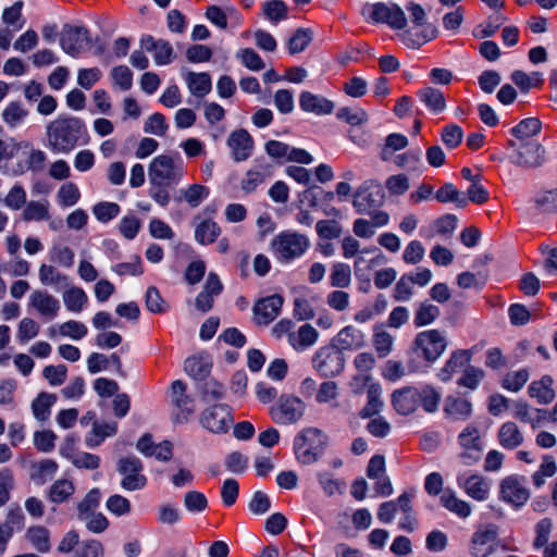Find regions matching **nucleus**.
I'll use <instances>...</instances> for the list:
<instances>
[{"mask_svg": "<svg viewBox=\"0 0 557 557\" xmlns=\"http://www.w3.org/2000/svg\"><path fill=\"white\" fill-rule=\"evenodd\" d=\"M55 400L57 396L54 394H49L46 392L39 393L32 403V410L35 418L39 421L47 420L50 416V409Z\"/></svg>", "mask_w": 557, "mask_h": 557, "instance_id": "obj_44", "label": "nucleus"}, {"mask_svg": "<svg viewBox=\"0 0 557 557\" xmlns=\"http://www.w3.org/2000/svg\"><path fill=\"white\" fill-rule=\"evenodd\" d=\"M189 91L198 97L202 98L208 95L211 90V77L208 73H194L188 72L185 76Z\"/></svg>", "mask_w": 557, "mask_h": 557, "instance_id": "obj_34", "label": "nucleus"}, {"mask_svg": "<svg viewBox=\"0 0 557 557\" xmlns=\"http://www.w3.org/2000/svg\"><path fill=\"white\" fill-rule=\"evenodd\" d=\"M507 147L511 150L510 161L518 166L536 168L545 161V149L537 141L517 143Z\"/></svg>", "mask_w": 557, "mask_h": 557, "instance_id": "obj_11", "label": "nucleus"}, {"mask_svg": "<svg viewBox=\"0 0 557 557\" xmlns=\"http://www.w3.org/2000/svg\"><path fill=\"white\" fill-rule=\"evenodd\" d=\"M458 443L462 448L459 459L466 466L473 465L481 459L483 445L478 428L468 425L458 436Z\"/></svg>", "mask_w": 557, "mask_h": 557, "instance_id": "obj_14", "label": "nucleus"}, {"mask_svg": "<svg viewBox=\"0 0 557 557\" xmlns=\"http://www.w3.org/2000/svg\"><path fill=\"white\" fill-rule=\"evenodd\" d=\"M184 175V165L182 160L161 154L156 157L148 169L150 184L175 185L178 184Z\"/></svg>", "mask_w": 557, "mask_h": 557, "instance_id": "obj_5", "label": "nucleus"}, {"mask_svg": "<svg viewBox=\"0 0 557 557\" xmlns=\"http://www.w3.org/2000/svg\"><path fill=\"white\" fill-rule=\"evenodd\" d=\"M413 345L419 356L434 362L444 354L448 342L445 332L433 329L418 333Z\"/></svg>", "mask_w": 557, "mask_h": 557, "instance_id": "obj_6", "label": "nucleus"}, {"mask_svg": "<svg viewBox=\"0 0 557 557\" xmlns=\"http://www.w3.org/2000/svg\"><path fill=\"white\" fill-rule=\"evenodd\" d=\"M172 403L182 411L190 414L195 411L194 399L186 394V384L176 380L171 385Z\"/></svg>", "mask_w": 557, "mask_h": 557, "instance_id": "obj_33", "label": "nucleus"}, {"mask_svg": "<svg viewBox=\"0 0 557 557\" xmlns=\"http://www.w3.org/2000/svg\"><path fill=\"white\" fill-rule=\"evenodd\" d=\"M200 423L213 433L227 432L233 423L231 408L225 404L214 405L202 412Z\"/></svg>", "mask_w": 557, "mask_h": 557, "instance_id": "obj_16", "label": "nucleus"}, {"mask_svg": "<svg viewBox=\"0 0 557 557\" xmlns=\"http://www.w3.org/2000/svg\"><path fill=\"white\" fill-rule=\"evenodd\" d=\"M524 484V478H520L518 475L505 478L500 483L502 499L516 507L524 505L530 497L529 490Z\"/></svg>", "mask_w": 557, "mask_h": 557, "instance_id": "obj_18", "label": "nucleus"}, {"mask_svg": "<svg viewBox=\"0 0 557 557\" xmlns=\"http://www.w3.org/2000/svg\"><path fill=\"white\" fill-rule=\"evenodd\" d=\"M63 301L69 311L81 312L87 304L88 297L81 287L72 286L63 293Z\"/></svg>", "mask_w": 557, "mask_h": 557, "instance_id": "obj_45", "label": "nucleus"}, {"mask_svg": "<svg viewBox=\"0 0 557 557\" xmlns=\"http://www.w3.org/2000/svg\"><path fill=\"white\" fill-rule=\"evenodd\" d=\"M344 366L345 358L342 350L333 343L331 346L320 348L313 357V367L325 377L338 375L344 370Z\"/></svg>", "mask_w": 557, "mask_h": 557, "instance_id": "obj_13", "label": "nucleus"}, {"mask_svg": "<svg viewBox=\"0 0 557 557\" xmlns=\"http://www.w3.org/2000/svg\"><path fill=\"white\" fill-rule=\"evenodd\" d=\"M49 219V202L29 201L23 211L24 221H45Z\"/></svg>", "mask_w": 557, "mask_h": 557, "instance_id": "obj_51", "label": "nucleus"}, {"mask_svg": "<svg viewBox=\"0 0 557 557\" xmlns=\"http://www.w3.org/2000/svg\"><path fill=\"white\" fill-rule=\"evenodd\" d=\"M557 471L555 458L552 455H544L539 470L532 475L533 484L536 487L544 485L546 478H552Z\"/></svg>", "mask_w": 557, "mask_h": 557, "instance_id": "obj_49", "label": "nucleus"}, {"mask_svg": "<svg viewBox=\"0 0 557 557\" xmlns=\"http://www.w3.org/2000/svg\"><path fill=\"white\" fill-rule=\"evenodd\" d=\"M339 350H356L366 344L364 334L352 325L342 329L333 339Z\"/></svg>", "mask_w": 557, "mask_h": 557, "instance_id": "obj_26", "label": "nucleus"}, {"mask_svg": "<svg viewBox=\"0 0 557 557\" xmlns=\"http://www.w3.org/2000/svg\"><path fill=\"white\" fill-rule=\"evenodd\" d=\"M441 314L437 306L431 304L429 300L422 301L416 309L413 323L417 327H422L432 324Z\"/></svg>", "mask_w": 557, "mask_h": 557, "instance_id": "obj_43", "label": "nucleus"}, {"mask_svg": "<svg viewBox=\"0 0 557 557\" xmlns=\"http://www.w3.org/2000/svg\"><path fill=\"white\" fill-rule=\"evenodd\" d=\"M87 134L83 120L60 115L47 125V147L54 153L67 154L79 144H85Z\"/></svg>", "mask_w": 557, "mask_h": 557, "instance_id": "obj_1", "label": "nucleus"}, {"mask_svg": "<svg viewBox=\"0 0 557 557\" xmlns=\"http://www.w3.org/2000/svg\"><path fill=\"white\" fill-rule=\"evenodd\" d=\"M29 147L30 143L27 140L16 141L14 138L0 139V162L13 159L20 150L28 149Z\"/></svg>", "mask_w": 557, "mask_h": 557, "instance_id": "obj_54", "label": "nucleus"}, {"mask_svg": "<svg viewBox=\"0 0 557 557\" xmlns=\"http://www.w3.org/2000/svg\"><path fill=\"white\" fill-rule=\"evenodd\" d=\"M330 283L333 287L346 288L351 283L350 267L343 262H337L332 265L330 275Z\"/></svg>", "mask_w": 557, "mask_h": 557, "instance_id": "obj_50", "label": "nucleus"}, {"mask_svg": "<svg viewBox=\"0 0 557 557\" xmlns=\"http://www.w3.org/2000/svg\"><path fill=\"white\" fill-rule=\"evenodd\" d=\"M318 338L317 330L310 324H304L299 330L289 336V344L296 350H302L312 346Z\"/></svg>", "mask_w": 557, "mask_h": 557, "instance_id": "obj_38", "label": "nucleus"}, {"mask_svg": "<svg viewBox=\"0 0 557 557\" xmlns=\"http://www.w3.org/2000/svg\"><path fill=\"white\" fill-rule=\"evenodd\" d=\"M470 361V354L468 350H456L454 351L449 359L446 361L445 366L438 372V377L443 382H447L451 379L453 374L461 369L467 362Z\"/></svg>", "mask_w": 557, "mask_h": 557, "instance_id": "obj_35", "label": "nucleus"}, {"mask_svg": "<svg viewBox=\"0 0 557 557\" xmlns=\"http://www.w3.org/2000/svg\"><path fill=\"white\" fill-rule=\"evenodd\" d=\"M27 115V110L20 102H11L2 112L3 121L10 126L15 127Z\"/></svg>", "mask_w": 557, "mask_h": 557, "instance_id": "obj_63", "label": "nucleus"}, {"mask_svg": "<svg viewBox=\"0 0 557 557\" xmlns=\"http://www.w3.org/2000/svg\"><path fill=\"white\" fill-rule=\"evenodd\" d=\"M315 230L322 239H335L342 234V226L335 220H320L315 224Z\"/></svg>", "mask_w": 557, "mask_h": 557, "instance_id": "obj_64", "label": "nucleus"}, {"mask_svg": "<svg viewBox=\"0 0 557 557\" xmlns=\"http://www.w3.org/2000/svg\"><path fill=\"white\" fill-rule=\"evenodd\" d=\"M497 438L506 449H515L523 443V435L515 422L504 423L498 430Z\"/></svg>", "mask_w": 557, "mask_h": 557, "instance_id": "obj_31", "label": "nucleus"}, {"mask_svg": "<svg viewBox=\"0 0 557 557\" xmlns=\"http://www.w3.org/2000/svg\"><path fill=\"white\" fill-rule=\"evenodd\" d=\"M367 398L368 401L360 411L361 418H371L377 414L383 406V401L381 400V389L377 384L369 386L367 391Z\"/></svg>", "mask_w": 557, "mask_h": 557, "instance_id": "obj_47", "label": "nucleus"}, {"mask_svg": "<svg viewBox=\"0 0 557 557\" xmlns=\"http://www.w3.org/2000/svg\"><path fill=\"white\" fill-rule=\"evenodd\" d=\"M419 99L434 113H441L446 109L444 94L436 88L425 87L418 91Z\"/></svg>", "mask_w": 557, "mask_h": 557, "instance_id": "obj_36", "label": "nucleus"}, {"mask_svg": "<svg viewBox=\"0 0 557 557\" xmlns=\"http://www.w3.org/2000/svg\"><path fill=\"white\" fill-rule=\"evenodd\" d=\"M299 106L301 110L317 115L330 114L334 110V103L331 100L310 91L300 94Z\"/></svg>", "mask_w": 557, "mask_h": 557, "instance_id": "obj_27", "label": "nucleus"}, {"mask_svg": "<svg viewBox=\"0 0 557 557\" xmlns=\"http://www.w3.org/2000/svg\"><path fill=\"white\" fill-rule=\"evenodd\" d=\"M264 149L271 158L276 160L284 159L285 161L301 164H310L313 161L312 156L305 149L290 147L289 145L278 140L267 141Z\"/></svg>", "mask_w": 557, "mask_h": 557, "instance_id": "obj_17", "label": "nucleus"}, {"mask_svg": "<svg viewBox=\"0 0 557 557\" xmlns=\"http://www.w3.org/2000/svg\"><path fill=\"white\" fill-rule=\"evenodd\" d=\"M143 462L135 456H126L117 461L116 470L123 476L121 486L126 491L141 490L147 484L143 474Z\"/></svg>", "mask_w": 557, "mask_h": 557, "instance_id": "obj_12", "label": "nucleus"}, {"mask_svg": "<svg viewBox=\"0 0 557 557\" xmlns=\"http://www.w3.org/2000/svg\"><path fill=\"white\" fill-rule=\"evenodd\" d=\"M262 12L272 23H277L287 17V7L282 0H270L263 2Z\"/></svg>", "mask_w": 557, "mask_h": 557, "instance_id": "obj_56", "label": "nucleus"}, {"mask_svg": "<svg viewBox=\"0 0 557 557\" xmlns=\"http://www.w3.org/2000/svg\"><path fill=\"white\" fill-rule=\"evenodd\" d=\"M312 34L309 29L299 28L288 40V51L290 54L302 52L311 42Z\"/></svg>", "mask_w": 557, "mask_h": 557, "instance_id": "obj_60", "label": "nucleus"}, {"mask_svg": "<svg viewBox=\"0 0 557 557\" xmlns=\"http://www.w3.org/2000/svg\"><path fill=\"white\" fill-rule=\"evenodd\" d=\"M274 174V164L261 157L255 160L253 165L245 173L240 181V188L245 194H251L271 178Z\"/></svg>", "mask_w": 557, "mask_h": 557, "instance_id": "obj_15", "label": "nucleus"}, {"mask_svg": "<svg viewBox=\"0 0 557 557\" xmlns=\"http://www.w3.org/2000/svg\"><path fill=\"white\" fill-rule=\"evenodd\" d=\"M74 251L62 244H54L49 250L50 261L67 269L74 264Z\"/></svg>", "mask_w": 557, "mask_h": 557, "instance_id": "obj_52", "label": "nucleus"}, {"mask_svg": "<svg viewBox=\"0 0 557 557\" xmlns=\"http://www.w3.org/2000/svg\"><path fill=\"white\" fill-rule=\"evenodd\" d=\"M140 46L146 51L153 53V60L158 65L170 64L174 58L173 47L168 40L146 35L141 37Z\"/></svg>", "mask_w": 557, "mask_h": 557, "instance_id": "obj_23", "label": "nucleus"}, {"mask_svg": "<svg viewBox=\"0 0 557 557\" xmlns=\"http://www.w3.org/2000/svg\"><path fill=\"white\" fill-rule=\"evenodd\" d=\"M116 423H98L94 422L92 430L87 434L85 443L88 447L94 448L99 446L106 437L112 436L116 433Z\"/></svg>", "mask_w": 557, "mask_h": 557, "instance_id": "obj_41", "label": "nucleus"}, {"mask_svg": "<svg viewBox=\"0 0 557 557\" xmlns=\"http://www.w3.org/2000/svg\"><path fill=\"white\" fill-rule=\"evenodd\" d=\"M362 15L373 23H386L394 29H403L407 25L405 13L397 4H366L362 8Z\"/></svg>", "mask_w": 557, "mask_h": 557, "instance_id": "obj_7", "label": "nucleus"}, {"mask_svg": "<svg viewBox=\"0 0 557 557\" xmlns=\"http://www.w3.org/2000/svg\"><path fill=\"white\" fill-rule=\"evenodd\" d=\"M39 281L45 286H53L57 290L70 286L69 276L61 273L52 264L42 263L39 267Z\"/></svg>", "mask_w": 557, "mask_h": 557, "instance_id": "obj_29", "label": "nucleus"}, {"mask_svg": "<svg viewBox=\"0 0 557 557\" xmlns=\"http://www.w3.org/2000/svg\"><path fill=\"white\" fill-rule=\"evenodd\" d=\"M184 369L189 376L203 380L211 371V362L206 357L191 356L185 360Z\"/></svg>", "mask_w": 557, "mask_h": 557, "instance_id": "obj_42", "label": "nucleus"}, {"mask_svg": "<svg viewBox=\"0 0 557 557\" xmlns=\"http://www.w3.org/2000/svg\"><path fill=\"white\" fill-rule=\"evenodd\" d=\"M318 481L327 496L343 494L346 488V483L343 480L333 478V475L326 471L318 473Z\"/></svg>", "mask_w": 557, "mask_h": 557, "instance_id": "obj_55", "label": "nucleus"}, {"mask_svg": "<svg viewBox=\"0 0 557 557\" xmlns=\"http://www.w3.org/2000/svg\"><path fill=\"white\" fill-rule=\"evenodd\" d=\"M385 191L382 185L373 180L364 181L355 191L352 206L359 214L370 212L384 203Z\"/></svg>", "mask_w": 557, "mask_h": 557, "instance_id": "obj_9", "label": "nucleus"}, {"mask_svg": "<svg viewBox=\"0 0 557 557\" xmlns=\"http://www.w3.org/2000/svg\"><path fill=\"white\" fill-rule=\"evenodd\" d=\"M553 385L554 379L549 375H544L541 380L531 383L529 386V394L540 404H549L555 398V389Z\"/></svg>", "mask_w": 557, "mask_h": 557, "instance_id": "obj_28", "label": "nucleus"}, {"mask_svg": "<svg viewBox=\"0 0 557 557\" xmlns=\"http://www.w3.org/2000/svg\"><path fill=\"white\" fill-rule=\"evenodd\" d=\"M27 150H29V153L26 163H18L16 168L13 169L12 174L21 175L26 171L40 172L44 170L47 161L46 153L42 150L32 148V146Z\"/></svg>", "mask_w": 557, "mask_h": 557, "instance_id": "obj_39", "label": "nucleus"}, {"mask_svg": "<svg viewBox=\"0 0 557 557\" xmlns=\"http://www.w3.org/2000/svg\"><path fill=\"white\" fill-rule=\"evenodd\" d=\"M283 302V297L277 294L258 300L252 308L255 322L259 325L271 323L280 314Z\"/></svg>", "mask_w": 557, "mask_h": 557, "instance_id": "obj_20", "label": "nucleus"}, {"mask_svg": "<svg viewBox=\"0 0 557 557\" xmlns=\"http://www.w3.org/2000/svg\"><path fill=\"white\" fill-rule=\"evenodd\" d=\"M408 146V139L405 135L393 133L385 139L380 157L383 161H391L395 151L401 150Z\"/></svg>", "mask_w": 557, "mask_h": 557, "instance_id": "obj_48", "label": "nucleus"}, {"mask_svg": "<svg viewBox=\"0 0 557 557\" xmlns=\"http://www.w3.org/2000/svg\"><path fill=\"white\" fill-rule=\"evenodd\" d=\"M75 486L69 480L55 481L49 491V499L54 504H61L73 495Z\"/></svg>", "mask_w": 557, "mask_h": 557, "instance_id": "obj_53", "label": "nucleus"}, {"mask_svg": "<svg viewBox=\"0 0 557 557\" xmlns=\"http://www.w3.org/2000/svg\"><path fill=\"white\" fill-rule=\"evenodd\" d=\"M337 119L350 124V125H360L368 121L367 112L361 108H339L336 113Z\"/></svg>", "mask_w": 557, "mask_h": 557, "instance_id": "obj_58", "label": "nucleus"}, {"mask_svg": "<svg viewBox=\"0 0 557 557\" xmlns=\"http://www.w3.org/2000/svg\"><path fill=\"white\" fill-rule=\"evenodd\" d=\"M184 506L189 512H202L208 507V499L201 492L189 491L184 496Z\"/></svg>", "mask_w": 557, "mask_h": 557, "instance_id": "obj_61", "label": "nucleus"}, {"mask_svg": "<svg viewBox=\"0 0 557 557\" xmlns=\"http://www.w3.org/2000/svg\"><path fill=\"white\" fill-rule=\"evenodd\" d=\"M542 123L539 119L528 117L520 121L516 126L510 129L512 138L508 139L507 146L517 143L536 141L533 139L535 135L541 132Z\"/></svg>", "mask_w": 557, "mask_h": 557, "instance_id": "obj_25", "label": "nucleus"}, {"mask_svg": "<svg viewBox=\"0 0 557 557\" xmlns=\"http://www.w3.org/2000/svg\"><path fill=\"white\" fill-rule=\"evenodd\" d=\"M444 411L453 421H465L472 412L471 403L463 398L448 397L445 401Z\"/></svg>", "mask_w": 557, "mask_h": 557, "instance_id": "obj_32", "label": "nucleus"}, {"mask_svg": "<svg viewBox=\"0 0 557 557\" xmlns=\"http://www.w3.org/2000/svg\"><path fill=\"white\" fill-rule=\"evenodd\" d=\"M60 46L65 53L76 58L92 46V40L87 28L64 24L60 34Z\"/></svg>", "mask_w": 557, "mask_h": 557, "instance_id": "obj_10", "label": "nucleus"}, {"mask_svg": "<svg viewBox=\"0 0 557 557\" xmlns=\"http://www.w3.org/2000/svg\"><path fill=\"white\" fill-rule=\"evenodd\" d=\"M441 401V394L431 385L421 389L414 386H406L396 389L392 394L394 409L403 416L413 413L421 405L424 411L435 412Z\"/></svg>", "mask_w": 557, "mask_h": 557, "instance_id": "obj_2", "label": "nucleus"}, {"mask_svg": "<svg viewBox=\"0 0 557 557\" xmlns=\"http://www.w3.org/2000/svg\"><path fill=\"white\" fill-rule=\"evenodd\" d=\"M457 484L469 497L478 502H484L490 496L491 481L481 474H459Z\"/></svg>", "mask_w": 557, "mask_h": 557, "instance_id": "obj_19", "label": "nucleus"}, {"mask_svg": "<svg viewBox=\"0 0 557 557\" xmlns=\"http://www.w3.org/2000/svg\"><path fill=\"white\" fill-rule=\"evenodd\" d=\"M441 504L450 512H454L458 517L465 519L470 516L471 513V506L469 503L458 498L456 494L450 491L446 490L441 495Z\"/></svg>", "mask_w": 557, "mask_h": 557, "instance_id": "obj_37", "label": "nucleus"}, {"mask_svg": "<svg viewBox=\"0 0 557 557\" xmlns=\"http://www.w3.org/2000/svg\"><path fill=\"white\" fill-rule=\"evenodd\" d=\"M497 532L494 527L478 530L473 533L470 544V553L473 557H488L495 550Z\"/></svg>", "mask_w": 557, "mask_h": 557, "instance_id": "obj_22", "label": "nucleus"}, {"mask_svg": "<svg viewBox=\"0 0 557 557\" xmlns=\"http://www.w3.org/2000/svg\"><path fill=\"white\" fill-rule=\"evenodd\" d=\"M326 445V437L315 428L302 430L294 441V450L297 460L304 465L318 461Z\"/></svg>", "mask_w": 557, "mask_h": 557, "instance_id": "obj_4", "label": "nucleus"}, {"mask_svg": "<svg viewBox=\"0 0 557 557\" xmlns=\"http://www.w3.org/2000/svg\"><path fill=\"white\" fill-rule=\"evenodd\" d=\"M79 198V189L73 182L63 184L58 191L59 203L63 207H72L76 205Z\"/></svg>", "mask_w": 557, "mask_h": 557, "instance_id": "obj_59", "label": "nucleus"}, {"mask_svg": "<svg viewBox=\"0 0 557 557\" xmlns=\"http://www.w3.org/2000/svg\"><path fill=\"white\" fill-rule=\"evenodd\" d=\"M435 199L442 203L455 202L459 208L468 205L467 198L451 183H445L435 193Z\"/></svg>", "mask_w": 557, "mask_h": 557, "instance_id": "obj_46", "label": "nucleus"}, {"mask_svg": "<svg viewBox=\"0 0 557 557\" xmlns=\"http://www.w3.org/2000/svg\"><path fill=\"white\" fill-rule=\"evenodd\" d=\"M227 146L232 150L233 159L236 162H242L250 158L255 143L246 129L239 128L231 133L227 138Z\"/></svg>", "mask_w": 557, "mask_h": 557, "instance_id": "obj_21", "label": "nucleus"}, {"mask_svg": "<svg viewBox=\"0 0 557 557\" xmlns=\"http://www.w3.org/2000/svg\"><path fill=\"white\" fill-rule=\"evenodd\" d=\"M394 338L384 330H375L373 335V346L379 357L384 358L393 349Z\"/></svg>", "mask_w": 557, "mask_h": 557, "instance_id": "obj_62", "label": "nucleus"}, {"mask_svg": "<svg viewBox=\"0 0 557 557\" xmlns=\"http://www.w3.org/2000/svg\"><path fill=\"white\" fill-rule=\"evenodd\" d=\"M26 541L39 553H48L51 548L50 531L44 525H33L25 533Z\"/></svg>", "mask_w": 557, "mask_h": 557, "instance_id": "obj_30", "label": "nucleus"}, {"mask_svg": "<svg viewBox=\"0 0 557 557\" xmlns=\"http://www.w3.org/2000/svg\"><path fill=\"white\" fill-rule=\"evenodd\" d=\"M220 234V226L211 219L202 220L196 225L195 228V239L200 245H209L214 243Z\"/></svg>", "mask_w": 557, "mask_h": 557, "instance_id": "obj_40", "label": "nucleus"}, {"mask_svg": "<svg viewBox=\"0 0 557 557\" xmlns=\"http://www.w3.org/2000/svg\"><path fill=\"white\" fill-rule=\"evenodd\" d=\"M100 502V491L98 488L90 490L85 498L78 504V518L81 520H87L88 515L92 513L98 507Z\"/></svg>", "mask_w": 557, "mask_h": 557, "instance_id": "obj_57", "label": "nucleus"}, {"mask_svg": "<svg viewBox=\"0 0 557 557\" xmlns=\"http://www.w3.org/2000/svg\"><path fill=\"white\" fill-rule=\"evenodd\" d=\"M309 246V238L295 231L278 233L270 244L274 258L281 263H288L300 258Z\"/></svg>", "mask_w": 557, "mask_h": 557, "instance_id": "obj_3", "label": "nucleus"}, {"mask_svg": "<svg viewBox=\"0 0 557 557\" xmlns=\"http://www.w3.org/2000/svg\"><path fill=\"white\" fill-rule=\"evenodd\" d=\"M305 403L293 395H281L270 408V416L277 424H293L299 421L305 413Z\"/></svg>", "mask_w": 557, "mask_h": 557, "instance_id": "obj_8", "label": "nucleus"}, {"mask_svg": "<svg viewBox=\"0 0 557 557\" xmlns=\"http://www.w3.org/2000/svg\"><path fill=\"white\" fill-rule=\"evenodd\" d=\"M29 306L48 320L57 317L60 310L59 300L47 290H34L29 297Z\"/></svg>", "mask_w": 557, "mask_h": 557, "instance_id": "obj_24", "label": "nucleus"}]
</instances>
